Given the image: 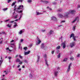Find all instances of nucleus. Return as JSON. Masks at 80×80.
Segmentation results:
<instances>
[{
  "instance_id": "58",
  "label": "nucleus",
  "mask_w": 80,
  "mask_h": 80,
  "mask_svg": "<svg viewBox=\"0 0 80 80\" xmlns=\"http://www.w3.org/2000/svg\"><path fill=\"white\" fill-rule=\"evenodd\" d=\"M18 2H22V0H18Z\"/></svg>"
},
{
  "instance_id": "49",
  "label": "nucleus",
  "mask_w": 80,
  "mask_h": 80,
  "mask_svg": "<svg viewBox=\"0 0 80 80\" xmlns=\"http://www.w3.org/2000/svg\"><path fill=\"white\" fill-rule=\"evenodd\" d=\"M80 54H78V55H77V57H80Z\"/></svg>"
},
{
  "instance_id": "41",
  "label": "nucleus",
  "mask_w": 80,
  "mask_h": 80,
  "mask_svg": "<svg viewBox=\"0 0 80 80\" xmlns=\"http://www.w3.org/2000/svg\"><path fill=\"white\" fill-rule=\"evenodd\" d=\"M32 47V44H31L30 45L29 47L31 48V47Z\"/></svg>"
},
{
  "instance_id": "42",
  "label": "nucleus",
  "mask_w": 80,
  "mask_h": 80,
  "mask_svg": "<svg viewBox=\"0 0 80 80\" xmlns=\"http://www.w3.org/2000/svg\"><path fill=\"white\" fill-rule=\"evenodd\" d=\"M11 0H8V3H9V2H11Z\"/></svg>"
},
{
  "instance_id": "16",
  "label": "nucleus",
  "mask_w": 80,
  "mask_h": 80,
  "mask_svg": "<svg viewBox=\"0 0 80 80\" xmlns=\"http://www.w3.org/2000/svg\"><path fill=\"white\" fill-rule=\"evenodd\" d=\"M7 27H9V28H11V27H12V24H8L7 25Z\"/></svg>"
},
{
  "instance_id": "27",
  "label": "nucleus",
  "mask_w": 80,
  "mask_h": 80,
  "mask_svg": "<svg viewBox=\"0 0 80 80\" xmlns=\"http://www.w3.org/2000/svg\"><path fill=\"white\" fill-rule=\"evenodd\" d=\"M6 50H9V52H11L12 51V50H11L9 49V48H6Z\"/></svg>"
},
{
  "instance_id": "46",
  "label": "nucleus",
  "mask_w": 80,
  "mask_h": 80,
  "mask_svg": "<svg viewBox=\"0 0 80 80\" xmlns=\"http://www.w3.org/2000/svg\"><path fill=\"white\" fill-rule=\"evenodd\" d=\"M22 12H23L22 10H20L19 12V13H22Z\"/></svg>"
},
{
  "instance_id": "10",
  "label": "nucleus",
  "mask_w": 80,
  "mask_h": 80,
  "mask_svg": "<svg viewBox=\"0 0 80 80\" xmlns=\"http://www.w3.org/2000/svg\"><path fill=\"white\" fill-rule=\"evenodd\" d=\"M52 19L54 21H56V22L57 21V18H56L53 17L52 18Z\"/></svg>"
},
{
  "instance_id": "8",
  "label": "nucleus",
  "mask_w": 80,
  "mask_h": 80,
  "mask_svg": "<svg viewBox=\"0 0 80 80\" xmlns=\"http://www.w3.org/2000/svg\"><path fill=\"white\" fill-rule=\"evenodd\" d=\"M59 73H58V71H55L54 72V75L56 76V77H57V75Z\"/></svg>"
},
{
  "instance_id": "5",
  "label": "nucleus",
  "mask_w": 80,
  "mask_h": 80,
  "mask_svg": "<svg viewBox=\"0 0 80 80\" xmlns=\"http://www.w3.org/2000/svg\"><path fill=\"white\" fill-rule=\"evenodd\" d=\"M23 10V5H20L18 7V10Z\"/></svg>"
},
{
  "instance_id": "36",
  "label": "nucleus",
  "mask_w": 80,
  "mask_h": 80,
  "mask_svg": "<svg viewBox=\"0 0 80 80\" xmlns=\"http://www.w3.org/2000/svg\"><path fill=\"white\" fill-rule=\"evenodd\" d=\"M73 38L74 41H75L76 40V39H75V37L74 36Z\"/></svg>"
},
{
  "instance_id": "35",
  "label": "nucleus",
  "mask_w": 80,
  "mask_h": 80,
  "mask_svg": "<svg viewBox=\"0 0 80 80\" xmlns=\"http://www.w3.org/2000/svg\"><path fill=\"white\" fill-rule=\"evenodd\" d=\"M70 60H72V61H73V60H74V59L73 58H70Z\"/></svg>"
},
{
  "instance_id": "33",
  "label": "nucleus",
  "mask_w": 80,
  "mask_h": 80,
  "mask_svg": "<svg viewBox=\"0 0 80 80\" xmlns=\"http://www.w3.org/2000/svg\"><path fill=\"white\" fill-rule=\"evenodd\" d=\"M24 62H25V63H28V62H27V60H25L24 61Z\"/></svg>"
},
{
  "instance_id": "25",
  "label": "nucleus",
  "mask_w": 80,
  "mask_h": 80,
  "mask_svg": "<svg viewBox=\"0 0 80 80\" xmlns=\"http://www.w3.org/2000/svg\"><path fill=\"white\" fill-rule=\"evenodd\" d=\"M14 28H15L16 27H18V25L17 24H15L13 26Z\"/></svg>"
},
{
  "instance_id": "28",
  "label": "nucleus",
  "mask_w": 80,
  "mask_h": 80,
  "mask_svg": "<svg viewBox=\"0 0 80 80\" xmlns=\"http://www.w3.org/2000/svg\"><path fill=\"white\" fill-rule=\"evenodd\" d=\"M40 14H42V13H40L38 12H37V15H40Z\"/></svg>"
},
{
  "instance_id": "48",
  "label": "nucleus",
  "mask_w": 80,
  "mask_h": 80,
  "mask_svg": "<svg viewBox=\"0 0 80 80\" xmlns=\"http://www.w3.org/2000/svg\"><path fill=\"white\" fill-rule=\"evenodd\" d=\"M18 57V55H17L15 56V58H17Z\"/></svg>"
},
{
  "instance_id": "17",
  "label": "nucleus",
  "mask_w": 80,
  "mask_h": 80,
  "mask_svg": "<svg viewBox=\"0 0 80 80\" xmlns=\"http://www.w3.org/2000/svg\"><path fill=\"white\" fill-rule=\"evenodd\" d=\"M67 58H66L65 59H64L63 60L62 62H67Z\"/></svg>"
},
{
  "instance_id": "21",
  "label": "nucleus",
  "mask_w": 80,
  "mask_h": 80,
  "mask_svg": "<svg viewBox=\"0 0 80 80\" xmlns=\"http://www.w3.org/2000/svg\"><path fill=\"white\" fill-rule=\"evenodd\" d=\"M20 60L18 58H17L16 59V62H20Z\"/></svg>"
},
{
  "instance_id": "61",
  "label": "nucleus",
  "mask_w": 80,
  "mask_h": 80,
  "mask_svg": "<svg viewBox=\"0 0 80 80\" xmlns=\"http://www.w3.org/2000/svg\"><path fill=\"white\" fill-rule=\"evenodd\" d=\"M78 8H80V5H79L78 6Z\"/></svg>"
},
{
  "instance_id": "52",
  "label": "nucleus",
  "mask_w": 80,
  "mask_h": 80,
  "mask_svg": "<svg viewBox=\"0 0 80 80\" xmlns=\"http://www.w3.org/2000/svg\"><path fill=\"white\" fill-rule=\"evenodd\" d=\"M23 39H21V42H23Z\"/></svg>"
},
{
  "instance_id": "62",
  "label": "nucleus",
  "mask_w": 80,
  "mask_h": 80,
  "mask_svg": "<svg viewBox=\"0 0 80 80\" xmlns=\"http://www.w3.org/2000/svg\"><path fill=\"white\" fill-rule=\"evenodd\" d=\"M22 68H25V66H22Z\"/></svg>"
},
{
  "instance_id": "39",
  "label": "nucleus",
  "mask_w": 80,
  "mask_h": 80,
  "mask_svg": "<svg viewBox=\"0 0 80 80\" xmlns=\"http://www.w3.org/2000/svg\"><path fill=\"white\" fill-rule=\"evenodd\" d=\"M22 32L23 31H22V30H21L19 32L20 34H22Z\"/></svg>"
},
{
  "instance_id": "13",
  "label": "nucleus",
  "mask_w": 80,
  "mask_h": 80,
  "mask_svg": "<svg viewBox=\"0 0 80 80\" xmlns=\"http://www.w3.org/2000/svg\"><path fill=\"white\" fill-rule=\"evenodd\" d=\"M30 51H28V52H25V55H28V54H29V53H30Z\"/></svg>"
},
{
  "instance_id": "53",
  "label": "nucleus",
  "mask_w": 80,
  "mask_h": 80,
  "mask_svg": "<svg viewBox=\"0 0 80 80\" xmlns=\"http://www.w3.org/2000/svg\"><path fill=\"white\" fill-rule=\"evenodd\" d=\"M18 19H16L14 21V22H17V21H18Z\"/></svg>"
},
{
  "instance_id": "3",
  "label": "nucleus",
  "mask_w": 80,
  "mask_h": 80,
  "mask_svg": "<svg viewBox=\"0 0 80 80\" xmlns=\"http://www.w3.org/2000/svg\"><path fill=\"white\" fill-rule=\"evenodd\" d=\"M65 41H64V42H63L61 44V45L62 46V48L63 49H64L66 47V45L65 44Z\"/></svg>"
},
{
  "instance_id": "23",
  "label": "nucleus",
  "mask_w": 80,
  "mask_h": 80,
  "mask_svg": "<svg viewBox=\"0 0 80 80\" xmlns=\"http://www.w3.org/2000/svg\"><path fill=\"white\" fill-rule=\"evenodd\" d=\"M60 57V53H59L58 55L57 56V58H59Z\"/></svg>"
},
{
  "instance_id": "30",
  "label": "nucleus",
  "mask_w": 80,
  "mask_h": 80,
  "mask_svg": "<svg viewBox=\"0 0 80 80\" xmlns=\"http://www.w3.org/2000/svg\"><path fill=\"white\" fill-rule=\"evenodd\" d=\"M27 2L28 3H31V2H32V0H28Z\"/></svg>"
},
{
  "instance_id": "26",
  "label": "nucleus",
  "mask_w": 80,
  "mask_h": 80,
  "mask_svg": "<svg viewBox=\"0 0 80 80\" xmlns=\"http://www.w3.org/2000/svg\"><path fill=\"white\" fill-rule=\"evenodd\" d=\"M44 3H46V4H47V3H48V1L46 0H44Z\"/></svg>"
},
{
  "instance_id": "20",
  "label": "nucleus",
  "mask_w": 80,
  "mask_h": 80,
  "mask_svg": "<svg viewBox=\"0 0 80 80\" xmlns=\"http://www.w3.org/2000/svg\"><path fill=\"white\" fill-rule=\"evenodd\" d=\"M0 34H3V35H6V33H5V32H2V33H0Z\"/></svg>"
},
{
  "instance_id": "63",
  "label": "nucleus",
  "mask_w": 80,
  "mask_h": 80,
  "mask_svg": "<svg viewBox=\"0 0 80 80\" xmlns=\"http://www.w3.org/2000/svg\"><path fill=\"white\" fill-rule=\"evenodd\" d=\"M18 70H19V71H20L21 70V68H19V69H18Z\"/></svg>"
},
{
  "instance_id": "22",
  "label": "nucleus",
  "mask_w": 80,
  "mask_h": 80,
  "mask_svg": "<svg viewBox=\"0 0 80 80\" xmlns=\"http://www.w3.org/2000/svg\"><path fill=\"white\" fill-rule=\"evenodd\" d=\"M3 62V61L0 60V67H1V65H2V63Z\"/></svg>"
},
{
  "instance_id": "40",
  "label": "nucleus",
  "mask_w": 80,
  "mask_h": 80,
  "mask_svg": "<svg viewBox=\"0 0 80 80\" xmlns=\"http://www.w3.org/2000/svg\"><path fill=\"white\" fill-rule=\"evenodd\" d=\"M44 58H47V55H46V54H45L44 55Z\"/></svg>"
},
{
  "instance_id": "43",
  "label": "nucleus",
  "mask_w": 80,
  "mask_h": 80,
  "mask_svg": "<svg viewBox=\"0 0 80 80\" xmlns=\"http://www.w3.org/2000/svg\"><path fill=\"white\" fill-rule=\"evenodd\" d=\"M19 62V64H22V62L20 61V62Z\"/></svg>"
},
{
  "instance_id": "7",
  "label": "nucleus",
  "mask_w": 80,
  "mask_h": 80,
  "mask_svg": "<svg viewBox=\"0 0 80 80\" xmlns=\"http://www.w3.org/2000/svg\"><path fill=\"white\" fill-rule=\"evenodd\" d=\"M70 12H65L64 15V17H68V15H69V14H70Z\"/></svg>"
},
{
  "instance_id": "54",
  "label": "nucleus",
  "mask_w": 80,
  "mask_h": 80,
  "mask_svg": "<svg viewBox=\"0 0 80 80\" xmlns=\"http://www.w3.org/2000/svg\"><path fill=\"white\" fill-rule=\"evenodd\" d=\"M62 9H60L59 10H58V11H59V12H62Z\"/></svg>"
},
{
  "instance_id": "55",
  "label": "nucleus",
  "mask_w": 80,
  "mask_h": 80,
  "mask_svg": "<svg viewBox=\"0 0 80 80\" xmlns=\"http://www.w3.org/2000/svg\"><path fill=\"white\" fill-rule=\"evenodd\" d=\"M8 21H9V19H8L5 21V22H8Z\"/></svg>"
},
{
  "instance_id": "34",
  "label": "nucleus",
  "mask_w": 80,
  "mask_h": 80,
  "mask_svg": "<svg viewBox=\"0 0 80 80\" xmlns=\"http://www.w3.org/2000/svg\"><path fill=\"white\" fill-rule=\"evenodd\" d=\"M8 8H7L3 9V11H5L6 10H8Z\"/></svg>"
},
{
  "instance_id": "50",
  "label": "nucleus",
  "mask_w": 80,
  "mask_h": 80,
  "mask_svg": "<svg viewBox=\"0 0 80 80\" xmlns=\"http://www.w3.org/2000/svg\"><path fill=\"white\" fill-rule=\"evenodd\" d=\"M61 22L63 23V22H65V21H61Z\"/></svg>"
},
{
  "instance_id": "24",
  "label": "nucleus",
  "mask_w": 80,
  "mask_h": 80,
  "mask_svg": "<svg viewBox=\"0 0 80 80\" xmlns=\"http://www.w3.org/2000/svg\"><path fill=\"white\" fill-rule=\"evenodd\" d=\"M52 32H53V31L52 30L50 31V32H49V35H51V34L52 33Z\"/></svg>"
},
{
  "instance_id": "44",
  "label": "nucleus",
  "mask_w": 80,
  "mask_h": 80,
  "mask_svg": "<svg viewBox=\"0 0 80 80\" xmlns=\"http://www.w3.org/2000/svg\"><path fill=\"white\" fill-rule=\"evenodd\" d=\"M46 30H42V32H45Z\"/></svg>"
},
{
  "instance_id": "14",
  "label": "nucleus",
  "mask_w": 80,
  "mask_h": 80,
  "mask_svg": "<svg viewBox=\"0 0 80 80\" xmlns=\"http://www.w3.org/2000/svg\"><path fill=\"white\" fill-rule=\"evenodd\" d=\"M45 65H47V66H48V67L49 65H48V61L46 59L45 60Z\"/></svg>"
},
{
  "instance_id": "47",
  "label": "nucleus",
  "mask_w": 80,
  "mask_h": 80,
  "mask_svg": "<svg viewBox=\"0 0 80 80\" xmlns=\"http://www.w3.org/2000/svg\"><path fill=\"white\" fill-rule=\"evenodd\" d=\"M41 2H42V3H44L45 0L44 1L41 0Z\"/></svg>"
},
{
  "instance_id": "29",
  "label": "nucleus",
  "mask_w": 80,
  "mask_h": 80,
  "mask_svg": "<svg viewBox=\"0 0 80 80\" xmlns=\"http://www.w3.org/2000/svg\"><path fill=\"white\" fill-rule=\"evenodd\" d=\"M24 49L25 50V51H26L27 50V47H25L24 48Z\"/></svg>"
},
{
  "instance_id": "32",
  "label": "nucleus",
  "mask_w": 80,
  "mask_h": 80,
  "mask_svg": "<svg viewBox=\"0 0 80 80\" xmlns=\"http://www.w3.org/2000/svg\"><path fill=\"white\" fill-rule=\"evenodd\" d=\"M15 4V2H13L12 5V6H13V5H14Z\"/></svg>"
},
{
  "instance_id": "15",
  "label": "nucleus",
  "mask_w": 80,
  "mask_h": 80,
  "mask_svg": "<svg viewBox=\"0 0 80 80\" xmlns=\"http://www.w3.org/2000/svg\"><path fill=\"white\" fill-rule=\"evenodd\" d=\"M44 47V44L43 43H42L41 46V48H43Z\"/></svg>"
},
{
  "instance_id": "57",
  "label": "nucleus",
  "mask_w": 80,
  "mask_h": 80,
  "mask_svg": "<svg viewBox=\"0 0 80 80\" xmlns=\"http://www.w3.org/2000/svg\"><path fill=\"white\" fill-rule=\"evenodd\" d=\"M11 58H12L11 57H9V60H10V59H11Z\"/></svg>"
},
{
  "instance_id": "31",
  "label": "nucleus",
  "mask_w": 80,
  "mask_h": 80,
  "mask_svg": "<svg viewBox=\"0 0 80 80\" xmlns=\"http://www.w3.org/2000/svg\"><path fill=\"white\" fill-rule=\"evenodd\" d=\"M75 28H76V26H74V27H73V29L74 31H75Z\"/></svg>"
},
{
  "instance_id": "9",
  "label": "nucleus",
  "mask_w": 80,
  "mask_h": 80,
  "mask_svg": "<svg viewBox=\"0 0 80 80\" xmlns=\"http://www.w3.org/2000/svg\"><path fill=\"white\" fill-rule=\"evenodd\" d=\"M58 17H59L60 18H63V16L61 14H58Z\"/></svg>"
},
{
  "instance_id": "51",
  "label": "nucleus",
  "mask_w": 80,
  "mask_h": 80,
  "mask_svg": "<svg viewBox=\"0 0 80 80\" xmlns=\"http://www.w3.org/2000/svg\"><path fill=\"white\" fill-rule=\"evenodd\" d=\"M14 21H12L10 22V23H13V22H14Z\"/></svg>"
},
{
  "instance_id": "19",
  "label": "nucleus",
  "mask_w": 80,
  "mask_h": 80,
  "mask_svg": "<svg viewBox=\"0 0 80 80\" xmlns=\"http://www.w3.org/2000/svg\"><path fill=\"white\" fill-rule=\"evenodd\" d=\"M39 61H40V57L38 56V59L37 60V62L38 63Z\"/></svg>"
},
{
  "instance_id": "64",
  "label": "nucleus",
  "mask_w": 80,
  "mask_h": 80,
  "mask_svg": "<svg viewBox=\"0 0 80 80\" xmlns=\"http://www.w3.org/2000/svg\"><path fill=\"white\" fill-rule=\"evenodd\" d=\"M49 10H51V11L52 10V8H49Z\"/></svg>"
},
{
  "instance_id": "37",
  "label": "nucleus",
  "mask_w": 80,
  "mask_h": 80,
  "mask_svg": "<svg viewBox=\"0 0 80 80\" xmlns=\"http://www.w3.org/2000/svg\"><path fill=\"white\" fill-rule=\"evenodd\" d=\"M19 57L20 58H23V57L22 56L20 55H19Z\"/></svg>"
},
{
  "instance_id": "56",
  "label": "nucleus",
  "mask_w": 80,
  "mask_h": 80,
  "mask_svg": "<svg viewBox=\"0 0 80 80\" xmlns=\"http://www.w3.org/2000/svg\"><path fill=\"white\" fill-rule=\"evenodd\" d=\"M14 42V40H12L11 41V42Z\"/></svg>"
},
{
  "instance_id": "45",
  "label": "nucleus",
  "mask_w": 80,
  "mask_h": 80,
  "mask_svg": "<svg viewBox=\"0 0 80 80\" xmlns=\"http://www.w3.org/2000/svg\"><path fill=\"white\" fill-rule=\"evenodd\" d=\"M51 53L52 54H53V53H54V51H52Z\"/></svg>"
},
{
  "instance_id": "59",
  "label": "nucleus",
  "mask_w": 80,
  "mask_h": 80,
  "mask_svg": "<svg viewBox=\"0 0 80 80\" xmlns=\"http://www.w3.org/2000/svg\"><path fill=\"white\" fill-rule=\"evenodd\" d=\"M2 41H1L0 42V43L1 44H2Z\"/></svg>"
},
{
  "instance_id": "1",
  "label": "nucleus",
  "mask_w": 80,
  "mask_h": 80,
  "mask_svg": "<svg viewBox=\"0 0 80 80\" xmlns=\"http://www.w3.org/2000/svg\"><path fill=\"white\" fill-rule=\"evenodd\" d=\"M75 42H74L70 43V46L71 48H72L73 47H75Z\"/></svg>"
},
{
  "instance_id": "18",
  "label": "nucleus",
  "mask_w": 80,
  "mask_h": 80,
  "mask_svg": "<svg viewBox=\"0 0 80 80\" xmlns=\"http://www.w3.org/2000/svg\"><path fill=\"white\" fill-rule=\"evenodd\" d=\"M60 46H58L56 48V50H58V49H60Z\"/></svg>"
},
{
  "instance_id": "4",
  "label": "nucleus",
  "mask_w": 80,
  "mask_h": 80,
  "mask_svg": "<svg viewBox=\"0 0 80 80\" xmlns=\"http://www.w3.org/2000/svg\"><path fill=\"white\" fill-rule=\"evenodd\" d=\"M71 65H72V63H70L68 66V68L67 71V72H70V66H71Z\"/></svg>"
},
{
  "instance_id": "38",
  "label": "nucleus",
  "mask_w": 80,
  "mask_h": 80,
  "mask_svg": "<svg viewBox=\"0 0 80 80\" xmlns=\"http://www.w3.org/2000/svg\"><path fill=\"white\" fill-rule=\"evenodd\" d=\"M17 17H18V15H17L15 16L14 17L15 18H17Z\"/></svg>"
},
{
  "instance_id": "2",
  "label": "nucleus",
  "mask_w": 80,
  "mask_h": 80,
  "mask_svg": "<svg viewBox=\"0 0 80 80\" xmlns=\"http://www.w3.org/2000/svg\"><path fill=\"white\" fill-rule=\"evenodd\" d=\"M70 13H71V14H75L76 13V11L75 10H70L69 11Z\"/></svg>"
},
{
  "instance_id": "6",
  "label": "nucleus",
  "mask_w": 80,
  "mask_h": 80,
  "mask_svg": "<svg viewBox=\"0 0 80 80\" xmlns=\"http://www.w3.org/2000/svg\"><path fill=\"white\" fill-rule=\"evenodd\" d=\"M37 40L38 41V42H37V44H38V45L40 44L41 43V41H40V38H38V37H37Z\"/></svg>"
},
{
  "instance_id": "11",
  "label": "nucleus",
  "mask_w": 80,
  "mask_h": 80,
  "mask_svg": "<svg viewBox=\"0 0 80 80\" xmlns=\"http://www.w3.org/2000/svg\"><path fill=\"white\" fill-rule=\"evenodd\" d=\"M78 17H77L72 22V23H74V22H76V21H77V19H78Z\"/></svg>"
},
{
  "instance_id": "12",
  "label": "nucleus",
  "mask_w": 80,
  "mask_h": 80,
  "mask_svg": "<svg viewBox=\"0 0 80 80\" xmlns=\"http://www.w3.org/2000/svg\"><path fill=\"white\" fill-rule=\"evenodd\" d=\"M74 37H75V36H74V34L73 33H72L71 34L70 38H72V37L73 38Z\"/></svg>"
},
{
  "instance_id": "60",
  "label": "nucleus",
  "mask_w": 80,
  "mask_h": 80,
  "mask_svg": "<svg viewBox=\"0 0 80 80\" xmlns=\"http://www.w3.org/2000/svg\"><path fill=\"white\" fill-rule=\"evenodd\" d=\"M14 23L15 25H17V22H14Z\"/></svg>"
}]
</instances>
